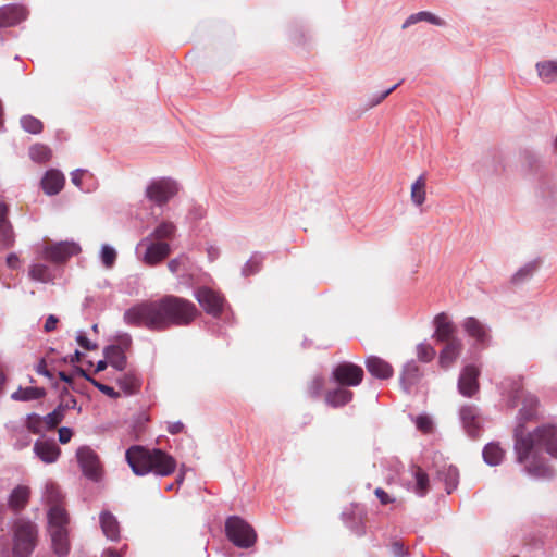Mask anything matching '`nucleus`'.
<instances>
[{"mask_svg":"<svg viewBox=\"0 0 557 557\" xmlns=\"http://www.w3.org/2000/svg\"><path fill=\"white\" fill-rule=\"evenodd\" d=\"M502 395L508 406L516 407L521 399L522 407L517 416L515 428V451L517 461L524 466L528 475L534 479H550L554 470L540 458L545 450L557 458V428L543 425L533 432H527L524 422L537 417L540 401L537 397L522 388L519 381L504 380L500 385Z\"/></svg>","mask_w":557,"mask_h":557,"instance_id":"obj_1","label":"nucleus"},{"mask_svg":"<svg viewBox=\"0 0 557 557\" xmlns=\"http://www.w3.org/2000/svg\"><path fill=\"white\" fill-rule=\"evenodd\" d=\"M197 314L190 301L168 295L158 300L141 301L128 308L124 323L129 326L146 327L150 331H164L173 325H187Z\"/></svg>","mask_w":557,"mask_h":557,"instance_id":"obj_2","label":"nucleus"},{"mask_svg":"<svg viewBox=\"0 0 557 557\" xmlns=\"http://www.w3.org/2000/svg\"><path fill=\"white\" fill-rule=\"evenodd\" d=\"M126 461L136 475L154 473L168 476L175 471V459L161 449H147L141 446H132L126 450Z\"/></svg>","mask_w":557,"mask_h":557,"instance_id":"obj_3","label":"nucleus"},{"mask_svg":"<svg viewBox=\"0 0 557 557\" xmlns=\"http://www.w3.org/2000/svg\"><path fill=\"white\" fill-rule=\"evenodd\" d=\"M48 530L51 536L52 548L59 556H66L70 552L67 523L69 517L63 507L53 506L48 510Z\"/></svg>","mask_w":557,"mask_h":557,"instance_id":"obj_4","label":"nucleus"},{"mask_svg":"<svg viewBox=\"0 0 557 557\" xmlns=\"http://www.w3.org/2000/svg\"><path fill=\"white\" fill-rule=\"evenodd\" d=\"M37 527L29 520L17 519L13 525L14 557H30L37 544Z\"/></svg>","mask_w":557,"mask_h":557,"instance_id":"obj_5","label":"nucleus"},{"mask_svg":"<svg viewBox=\"0 0 557 557\" xmlns=\"http://www.w3.org/2000/svg\"><path fill=\"white\" fill-rule=\"evenodd\" d=\"M172 251L168 242L153 240V238L143 237L136 245V256L138 260L149 267H154L162 262Z\"/></svg>","mask_w":557,"mask_h":557,"instance_id":"obj_6","label":"nucleus"},{"mask_svg":"<svg viewBox=\"0 0 557 557\" xmlns=\"http://www.w3.org/2000/svg\"><path fill=\"white\" fill-rule=\"evenodd\" d=\"M225 532L227 539L240 548H249L257 541L253 528L238 516H232L226 520Z\"/></svg>","mask_w":557,"mask_h":557,"instance_id":"obj_7","label":"nucleus"},{"mask_svg":"<svg viewBox=\"0 0 557 557\" xmlns=\"http://www.w3.org/2000/svg\"><path fill=\"white\" fill-rule=\"evenodd\" d=\"M180 190L178 183L171 177H158L151 180L146 188V198L156 206L162 207L168 203Z\"/></svg>","mask_w":557,"mask_h":557,"instance_id":"obj_8","label":"nucleus"},{"mask_svg":"<svg viewBox=\"0 0 557 557\" xmlns=\"http://www.w3.org/2000/svg\"><path fill=\"white\" fill-rule=\"evenodd\" d=\"M79 251L81 247L75 242H59L51 246H45L40 257L53 263H63Z\"/></svg>","mask_w":557,"mask_h":557,"instance_id":"obj_9","label":"nucleus"},{"mask_svg":"<svg viewBox=\"0 0 557 557\" xmlns=\"http://www.w3.org/2000/svg\"><path fill=\"white\" fill-rule=\"evenodd\" d=\"M76 457L84 475L90 480L98 481L101 471L97 454L90 447L83 446L77 449Z\"/></svg>","mask_w":557,"mask_h":557,"instance_id":"obj_10","label":"nucleus"},{"mask_svg":"<svg viewBox=\"0 0 557 557\" xmlns=\"http://www.w3.org/2000/svg\"><path fill=\"white\" fill-rule=\"evenodd\" d=\"M333 377L341 385L358 386L363 379V370L349 362H343L333 370Z\"/></svg>","mask_w":557,"mask_h":557,"instance_id":"obj_11","label":"nucleus"},{"mask_svg":"<svg viewBox=\"0 0 557 557\" xmlns=\"http://www.w3.org/2000/svg\"><path fill=\"white\" fill-rule=\"evenodd\" d=\"M195 297L208 313L216 317L222 312L224 299L214 290L201 287L195 292Z\"/></svg>","mask_w":557,"mask_h":557,"instance_id":"obj_12","label":"nucleus"},{"mask_svg":"<svg viewBox=\"0 0 557 557\" xmlns=\"http://www.w3.org/2000/svg\"><path fill=\"white\" fill-rule=\"evenodd\" d=\"M461 326L465 333L473 338L478 345L486 346L490 343V329L486 324L474 317L466 318Z\"/></svg>","mask_w":557,"mask_h":557,"instance_id":"obj_13","label":"nucleus"},{"mask_svg":"<svg viewBox=\"0 0 557 557\" xmlns=\"http://www.w3.org/2000/svg\"><path fill=\"white\" fill-rule=\"evenodd\" d=\"M480 371L473 366H466L458 380V391L465 397H472L479 389V377Z\"/></svg>","mask_w":557,"mask_h":557,"instance_id":"obj_14","label":"nucleus"},{"mask_svg":"<svg viewBox=\"0 0 557 557\" xmlns=\"http://www.w3.org/2000/svg\"><path fill=\"white\" fill-rule=\"evenodd\" d=\"M459 417L468 435L471 437H476L480 433L482 423L479 409L473 405H465L459 410Z\"/></svg>","mask_w":557,"mask_h":557,"instance_id":"obj_15","label":"nucleus"},{"mask_svg":"<svg viewBox=\"0 0 557 557\" xmlns=\"http://www.w3.org/2000/svg\"><path fill=\"white\" fill-rule=\"evenodd\" d=\"M434 325V334L433 338L437 342H449L453 339H457L458 337L455 335L456 327L453 321L448 318V315L444 312L435 315L433 320Z\"/></svg>","mask_w":557,"mask_h":557,"instance_id":"obj_16","label":"nucleus"},{"mask_svg":"<svg viewBox=\"0 0 557 557\" xmlns=\"http://www.w3.org/2000/svg\"><path fill=\"white\" fill-rule=\"evenodd\" d=\"M28 11L18 4H8L0 8V27H12L25 21Z\"/></svg>","mask_w":557,"mask_h":557,"instance_id":"obj_17","label":"nucleus"},{"mask_svg":"<svg viewBox=\"0 0 557 557\" xmlns=\"http://www.w3.org/2000/svg\"><path fill=\"white\" fill-rule=\"evenodd\" d=\"M409 472L412 480L407 482V490L413 492L419 497L425 496L430 490L428 473L419 466H411Z\"/></svg>","mask_w":557,"mask_h":557,"instance_id":"obj_18","label":"nucleus"},{"mask_svg":"<svg viewBox=\"0 0 557 557\" xmlns=\"http://www.w3.org/2000/svg\"><path fill=\"white\" fill-rule=\"evenodd\" d=\"M446 345L440 352L438 363L443 369L450 368L461 355L463 345L460 338L445 342Z\"/></svg>","mask_w":557,"mask_h":557,"instance_id":"obj_19","label":"nucleus"},{"mask_svg":"<svg viewBox=\"0 0 557 557\" xmlns=\"http://www.w3.org/2000/svg\"><path fill=\"white\" fill-rule=\"evenodd\" d=\"M64 183L65 177L63 173L59 170L50 169L41 180V187L46 195L54 196L62 190Z\"/></svg>","mask_w":557,"mask_h":557,"instance_id":"obj_20","label":"nucleus"},{"mask_svg":"<svg viewBox=\"0 0 557 557\" xmlns=\"http://www.w3.org/2000/svg\"><path fill=\"white\" fill-rule=\"evenodd\" d=\"M34 453L46 463L55 462L60 456V448L54 441L37 440L34 444Z\"/></svg>","mask_w":557,"mask_h":557,"instance_id":"obj_21","label":"nucleus"},{"mask_svg":"<svg viewBox=\"0 0 557 557\" xmlns=\"http://www.w3.org/2000/svg\"><path fill=\"white\" fill-rule=\"evenodd\" d=\"M8 208L0 202V249H7L14 245L15 236L11 223L7 218Z\"/></svg>","mask_w":557,"mask_h":557,"instance_id":"obj_22","label":"nucleus"},{"mask_svg":"<svg viewBox=\"0 0 557 557\" xmlns=\"http://www.w3.org/2000/svg\"><path fill=\"white\" fill-rule=\"evenodd\" d=\"M367 370L371 375L380 380H386L393 376V367L385 360L376 356H370L366 360Z\"/></svg>","mask_w":557,"mask_h":557,"instance_id":"obj_23","label":"nucleus"},{"mask_svg":"<svg viewBox=\"0 0 557 557\" xmlns=\"http://www.w3.org/2000/svg\"><path fill=\"white\" fill-rule=\"evenodd\" d=\"M421 377V371L416 361L411 360L405 363L401 375L400 385L406 393H410V389L416 385Z\"/></svg>","mask_w":557,"mask_h":557,"instance_id":"obj_24","label":"nucleus"},{"mask_svg":"<svg viewBox=\"0 0 557 557\" xmlns=\"http://www.w3.org/2000/svg\"><path fill=\"white\" fill-rule=\"evenodd\" d=\"M99 521L101 530L108 540L113 542L120 540V523L115 516L109 511H101Z\"/></svg>","mask_w":557,"mask_h":557,"instance_id":"obj_25","label":"nucleus"},{"mask_svg":"<svg viewBox=\"0 0 557 557\" xmlns=\"http://www.w3.org/2000/svg\"><path fill=\"white\" fill-rule=\"evenodd\" d=\"M176 232L177 227L174 222L163 220L146 237L153 238V240L168 242L171 245V242L176 236Z\"/></svg>","mask_w":557,"mask_h":557,"instance_id":"obj_26","label":"nucleus"},{"mask_svg":"<svg viewBox=\"0 0 557 557\" xmlns=\"http://www.w3.org/2000/svg\"><path fill=\"white\" fill-rule=\"evenodd\" d=\"M104 358L114 369L122 371L126 367V356L119 345H110L103 349Z\"/></svg>","mask_w":557,"mask_h":557,"instance_id":"obj_27","label":"nucleus"},{"mask_svg":"<svg viewBox=\"0 0 557 557\" xmlns=\"http://www.w3.org/2000/svg\"><path fill=\"white\" fill-rule=\"evenodd\" d=\"M28 276L30 280L39 283H53L55 275L53 271L46 264L33 263L29 265Z\"/></svg>","mask_w":557,"mask_h":557,"instance_id":"obj_28","label":"nucleus"},{"mask_svg":"<svg viewBox=\"0 0 557 557\" xmlns=\"http://www.w3.org/2000/svg\"><path fill=\"white\" fill-rule=\"evenodd\" d=\"M352 392L344 387H338L334 391L327 392L325 401L329 406L341 407L348 404L352 399Z\"/></svg>","mask_w":557,"mask_h":557,"instance_id":"obj_29","label":"nucleus"},{"mask_svg":"<svg viewBox=\"0 0 557 557\" xmlns=\"http://www.w3.org/2000/svg\"><path fill=\"white\" fill-rule=\"evenodd\" d=\"M535 69L539 77L546 83L557 78V60L537 62Z\"/></svg>","mask_w":557,"mask_h":557,"instance_id":"obj_30","label":"nucleus"},{"mask_svg":"<svg viewBox=\"0 0 557 557\" xmlns=\"http://www.w3.org/2000/svg\"><path fill=\"white\" fill-rule=\"evenodd\" d=\"M483 459L488 466H498L503 459L505 451L504 449L496 443H488L483 448Z\"/></svg>","mask_w":557,"mask_h":557,"instance_id":"obj_31","label":"nucleus"},{"mask_svg":"<svg viewBox=\"0 0 557 557\" xmlns=\"http://www.w3.org/2000/svg\"><path fill=\"white\" fill-rule=\"evenodd\" d=\"M29 498V488L24 485L16 486L9 496V506L14 510L25 507Z\"/></svg>","mask_w":557,"mask_h":557,"instance_id":"obj_32","label":"nucleus"},{"mask_svg":"<svg viewBox=\"0 0 557 557\" xmlns=\"http://www.w3.org/2000/svg\"><path fill=\"white\" fill-rule=\"evenodd\" d=\"M438 476L445 482L446 491L448 494H450L459 483V471L453 465L445 466L442 470H440Z\"/></svg>","mask_w":557,"mask_h":557,"instance_id":"obj_33","label":"nucleus"},{"mask_svg":"<svg viewBox=\"0 0 557 557\" xmlns=\"http://www.w3.org/2000/svg\"><path fill=\"white\" fill-rule=\"evenodd\" d=\"M426 181L425 176L420 175L411 185L410 198L414 206L420 207L426 199Z\"/></svg>","mask_w":557,"mask_h":557,"instance_id":"obj_34","label":"nucleus"},{"mask_svg":"<svg viewBox=\"0 0 557 557\" xmlns=\"http://www.w3.org/2000/svg\"><path fill=\"white\" fill-rule=\"evenodd\" d=\"M32 161L36 163H46L52 157V150L45 144H34L28 149Z\"/></svg>","mask_w":557,"mask_h":557,"instance_id":"obj_35","label":"nucleus"},{"mask_svg":"<svg viewBox=\"0 0 557 557\" xmlns=\"http://www.w3.org/2000/svg\"><path fill=\"white\" fill-rule=\"evenodd\" d=\"M45 396V391L39 387H20L12 393L11 398L16 401H28L39 399Z\"/></svg>","mask_w":557,"mask_h":557,"instance_id":"obj_36","label":"nucleus"},{"mask_svg":"<svg viewBox=\"0 0 557 557\" xmlns=\"http://www.w3.org/2000/svg\"><path fill=\"white\" fill-rule=\"evenodd\" d=\"M42 500L49 505V509L53 506H60V500H61V494H60V491L58 488V486L52 483V482H47L45 484V490H44V493H42Z\"/></svg>","mask_w":557,"mask_h":557,"instance_id":"obj_37","label":"nucleus"},{"mask_svg":"<svg viewBox=\"0 0 557 557\" xmlns=\"http://www.w3.org/2000/svg\"><path fill=\"white\" fill-rule=\"evenodd\" d=\"M22 128L30 134H39L42 132L44 125L40 120L33 115H24L21 117Z\"/></svg>","mask_w":557,"mask_h":557,"instance_id":"obj_38","label":"nucleus"},{"mask_svg":"<svg viewBox=\"0 0 557 557\" xmlns=\"http://www.w3.org/2000/svg\"><path fill=\"white\" fill-rule=\"evenodd\" d=\"M100 259L106 268H112L116 260L115 249L108 244H103L100 250Z\"/></svg>","mask_w":557,"mask_h":557,"instance_id":"obj_39","label":"nucleus"},{"mask_svg":"<svg viewBox=\"0 0 557 557\" xmlns=\"http://www.w3.org/2000/svg\"><path fill=\"white\" fill-rule=\"evenodd\" d=\"M435 349L428 343L423 342L417 346V357L422 362H430L435 357Z\"/></svg>","mask_w":557,"mask_h":557,"instance_id":"obj_40","label":"nucleus"},{"mask_svg":"<svg viewBox=\"0 0 557 557\" xmlns=\"http://www.w3.org/2000/svg\"><path fill=\"white\" fill-rule=\"evenodd\" d=\"M262 260H263L262 256H260L258 253L252 255L250 257V259L243 267V270H242L243 275L249 276V275L258 272L260 269V265L262 263Z\"/></svg>","mask_w":557,"mask_h":557,"instance_id":"obj_41","label":"nucleus"},{"mask_svg":"<svg viewBox=\"0 0 557 557\" xmlns=\"http://www.w3.org/2000/svg\"><path fill=\"white\" fill-rule=\"evenodd\" d=\"M188 257L185 255H180L178 257L172 259L168 263L169 271L173 274H180L182 270H186L188 265Z\"/></svg>","mask_w":557,"mask_h":557,"instance_id":"obj_42","label":"nucleus"},{"mask_svg":"<svg viewBox=\"0 0 557 557\" xmlns=\"http://www.w3.org/2000/svg\"><path fill=\"white\" fill-rule=\"evenodd\" d=\"M535 270V263L529 262L521 267L512 276L513 283H520L529 277L532 276L533 272Z\"/></svg>","mask_w":557,"mask_h":557,"instance_id":"obj_43","label":"nucleus"},{"mask_svg":"<svg viewBox=\"0 0 557 557\" xmlns=\"http://www.w3.org/2000/svg\"><path fill=\"white\" fill-rule=\"evenodd\" d=\"M64 418V412L62 408L57 407L52 412L48 413L45 417V423L49 429L55 428Z\"/></svg>","mask_w":557,"mask_h":557,"instance_id":"obj_44","label":"nucleus"},{"mask_svg":"<svg viewBox=\"0 0 557 557\" xmlns=\"http://www.w3.org/2000/svg\"><path fill=\"white\" fill-rule=\"evenodd\" d=\"M117 384L126 394H133L137 387L135 377L126 374L117 379Z\"/></svg>","mask_w":557,"mask_h":557,"instance_id":"obj_45","label":"nucleus"},{"mask_svg":"<svg viewBox=\"0 0 557 557\" xmlns=\"http://www.w3.org/2000/svg\"><path fill=\"white\" fill-rule=\"evenodd\" d=\"M397 86H398V84H395L391 88H388L380 94H374L371 97H369V99L367 101V108L370 109V108H373V107L377 106L379 103H381L388 95H391L397 88Z\"/></svg>","mask_w":557,"mask_h":557,"instance_id":"obj_46","label":"nucleus"},{"mask_svg":"<svg viewBox=\"0 0 557 557\" xmlns=\"http://www.w3.org/2000/svg\"><path fill=\"white\" fill-rule=\"evenodd\" d=\"M418 18L420 22H428L430 24L436 25V26H445L446 23L443 18L438 17L437 15L428 12V11H421L417 13Z\"/></svg>","mask_w":557,"mask_h":557,"instance_id":"obj_47","label":"nucleus"},{"mask_svg":"<svg viewBox=\"0 0 557 557\" xmlns=\"http://www.w3.org/2000/svg\"><path fill=\"white\" fill-rule=\"evenodd\" d=\"M413 421H414L417 429L422 431L423 433H429L432 431L433 421L429 416L420 414V416L416 417Z\"/></svg>","mask_w":557,"mask_h":557,"instance_id":"obj_48","label":"nucleus"},{"mask_svg":"<svg viewBox=\"0 0 557 557\" xmlns=\"http://www.w3.org/2000/svg\"><path fill=\"white\" fill-rule=\"evenodd\" d=\"M76 342L86 350H94L97 348V345L89 341L83 331L77 332Z\"/></svg>","mask_w":557,"mask_h":557,"instance_id":"obj_49","label":"nucleus"},{"mask_svg":"<svg viewBox=\"0 0 557 557\" xmlns=\"http://www.w3.org/2000/svg\"><path fill=\"white\" fill-rule=\"evenodd\" d=\"M92 385L95 387H97L101 393H103L104 395L111 397V398H116L119 397V393L111 386L109 385H106V384H102L98 381H91Z\"/></svg>","mask_w":557,"mask_h":557,"instance_id":"obj_50","label":"nucleus"},{"mask_svg":"<svg viewBox=\"0 0 557 557\" xmlns=\"http://www.w3.org/2000/svg\"><path fill=\"white\" fill-rule=\"evenodd\" d=\"M77 405L76 399L73 396H66L62 398L61 403L58 405L59 408H62V411L65 413L69 409H74Z\"/></svg>","mask_w":557,"mask_h":557,"instance_id":"obj_51","label":"nucleus"},{"mask_svg":"<svg viewBox=\"0 0 557 557\" xmlns=\"http://www.w3.org/2000/svg\"><path fill=\"white\" fill-rule=\"evenodd\" d=\"M323 386V379L322 377H315L312 380L309 391L312 396H318L322 389Z\"/></svg>","mask_w":557,"mask_h":557,"instance_id":"obj_52","label":"nucleus"},{"mask_svg":"<svg viewBox=\"0 0 557 557\" xmlns=\"http://www.w3.org/2000/svg\"><path fill=\"white\" fill-rule=\"evenodd\" d=\"M86 171L76 169L71 173V182L78 188H82V176Z\"/></svg>","mask_w":557,"mask_h":557,"instance_id":"obj_53","label":"nucleus"},{"mask_svg":"<svg viewBox=\"0 0 557 557\" xmlns=\"http://www.w3.org/2000/svg\"><path fill=\"white\" fill-rule=\"evenodd\" d=\"M5 262L10 269H18L21 265V260L15 252L9 253Z\"/></svg>","mask_w":557,"mask_h":557,"instance_id":"obj_54","label":"nucleus"},{"mask_svg":"<svg viewBox=\"0 0 557 557\" xmlns=\"http://www.w3.org/2000/svg\"><path fill=\"white\" fill-rule=\"evenodd\" d=\"M72 435H73V433H72V430L70 428L62 426L59 430V441H60V443L66 444L67 442H70Z\"/></svg>","mask_w":557,"mask_h":557,"instance_id":"obj_55","label":"nucleus"},{"mask_svg":"<svg viewBox=\"0 0 557 557\" xmlns=\"http://www.w3.org/2000/svg\"><path fill=\"white\" fill-rule=\"evenodd\" d=\"M375 495L380 499L381 504L387 505L392 503L394 499L381 487L375 490Z\"/></svg>","mask_w":557,"mask_h":557,"instance_id":"obj_56","label":"nucleus"},{"mask_svg":"<svg viewBox=\"0 0 557 557\" xmlns=\"http://www.w3.org/2000/svg\"><path fill=\"white\" fill-rule=\"evenodd\" d=\"M57 324H58V318L53 314H50L45 322L44 330L46 332H52L53 330H55Z\"/></svg>","mask_w":557,"mask_h":557,"instance_id":"obj_57","label":"nucleus"},{"mask_svg":"<svg viewBox=\"0 0 557 557\" xmlns=\"http://www.w3.org/2000/svg\"><path fill=\"white\" fill-rule=\"evenodd\" d=\"M207 255H208V259L210 261H215L220 257V249H219V247H216L214 245H209L207 247Z\"/></svg>","mask_w":557,"mask_h":557,"instance_id":"obj_58","label":"nucleus"},{"mask_svg":"<svg viewBox=\"0 0 557 557\" xmlns=\"http://www.w3.org/2000/svg\"><path fill=\"white\" fill-rule=\"evenodd\" d=\"M183 429H184V424L181 421L170 422L168 424V431L171 434H177V433L182 432Z\"/></svg>","mask_w":557,"mask_h":557,"instance_id":"obj_59","label":"nucleus"},{"mask_svg":"<svg viewBox=\"0 0 557 557\" xmlns=\"http://www.w3.org/2000/svg\"><path fill=\"white\" fill-rule=\"evenodd\" d=\"M205 213H206V210L199 206V207H195L190 210V218L194 219V220H199V219H202L205 216Z\"/></svg>","mask_w":557,"mask_h":557,"instance_id":"obj_60","label":"nucleus"},{"mask_svg":"<svg viewBox=\"0 0 557 557\" xmlns=\"http://www.w3.org/2000/svg\"><path fill=\"white\" fill-rule=\"evenodd\" d=\"M392 550L395 557H405L404 546L403 544L396 542L392 545Z\"/></svg>","mask_w":557,"mask_h":557,"instance_id":"obj_61","label":"nucleus"},{"mask_svg":"<svg viewBox=\"0 0 557 557\" xmlns=\"http://www.w3.org/2000/svg\"><path fill=\"white\" fill-rule=\"evenodd\" d=\"M101 557H123L122 553L113 549V548H106L103 549Z\"/></svg>","mask_w":557,"mask_h":557,"instance_id":"obj_62","label":"nucleus"},{"mask_svg":"<svg viewBox=\"0 0 557 557\" xmlns=\"http://www.w3.org/2000/svg\"><path fill=\"white\" fill-rule=\"evenodd\" d=\"M37 372L44 376H47V377H51V374L50 372L48 371L47 369V366L45 363V361L42 360L40 363H38L37 368H36Z\"/></svg>","mask_w":557,"mask_h":557,"instance_id":"obj_63","label":"nucleus"},{"mask_svg":"<svg viewBox=\"0 0 557 557\" xmlns=\"http://www.w3.org/2000/svg\"><path fill=\"white\" fill-rule=\"evenodd\" d=\"M418 22H420V20L418 18L417 13L411 14V15L408 16V18L403 24V28H407L410 25H413V24H416Z\"/></svg>","mask_w":557,"mask_h":557,"instance_id":"obj_64","label":"nucleus"}]
</instances>
